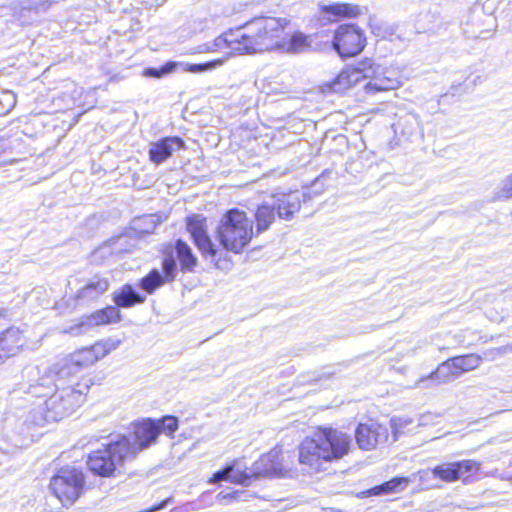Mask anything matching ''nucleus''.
Instances as JSON below:
<instances>
[{
    "label": "nucleus",
    "mask_w": 512,
    "mask_h": 512,
    "mask_svg": "<svg viewBox=\"0 0 512 512\" xmlns=\"http://www.w3.org/2000/svg\"><path fill=\"white\" fill-rule=\"evenodd\" d=\"M88 389L87 385L53 387L44 382L14 389L4 428L22 434L34 426L60 421L81 405Z\"/></svg>",
    "instance_id": "obj_1"
},
{
    "label": "nucleus",
    "mask_w": 512,
    "mask_h": 512,
    "mask_svg": "<svg viewBox=\"0 0 512 512\" xmlns=\"http://www.w3.org/2000/svg\"><path fill=\"white\" fill-rule=\"evenodd\" d=\"M370 28L372 33L379 38L392 40L396 36L398 25L394 23H388L384 21H378L374 18H370Z\"/></svg>",
    "instance_id": "obj_30"
},
{
    "label": "nucleus",
    "mask_w": 512,
    "mask_h": 512,
    "mask_svg": "<svg viewBox=\"0 0 512 512\" xmlns=\"http://www.w3.org/2000/svg\"><path fill=\"white\" fill-rule=\"evenodd\" d=\"M489 33H490V31H481L480 34L477 35L476 37L477 38H484L485 39V38L490 37V35H485V34H489Z\"/></svg>",
    "instance_id": "obj_41"
},
{
    "label": "nucleus",
    "mask_w": 512,
    "mask_h": 512,
    "mask_svg": "<svg viewBox=\"0 0 512 512\" xmlns=\"http://www.w3.org/2000/svg\"><path fill=\"white\" fill-rule=\"evenodd\" d=\"M120 320V310L110 305L72 321L62 329V333L77 337L88 333L96 326L117 323Z\"/></svg>",
    "instance_id": "obj_9"
},
{
    "label": "nucleus",
    "mask_w": 512,
    "mask_h": 512,
    "mask_svg": "<svg viewBox=\"0 0 512 512\" xmlns=\"http://www.w3.org/2000/svg\"><path fill=\"white\" fill-rule=\"evenodd\" d=\"M452 358L454 360V366L460 375L476 369L482 361L481 356L477 354H466Z\"/></svg>",
    "instance_id": "obj_32"
},
{
    "label": "nucleus",
    "mask_w": 512,
    "mask_h": 512,
    "mask_svg": "<svg viewBox=\"0 0 512 512\" xmlns=\"http://www.w3.org/2000/svg\"><path fill=\"white\" fill-rule=\"evenodd\" d=\"M78 373L79 370L75 364L69 357H66L50 366L47 374L40 378L38 382H44L46 385L53 387L73 385L77 388L78 385H81L77 382Z\"/></svg>",
    "instance_id": "obj_10"
},
{
    "label": "nucleus",
    "mask_w": 512,
    "mask_h": 512,
    "mask_svg": "<svg viewBox=\"0 0 512 512\" xmlns=\"http://www.w3.org/2000/svg\"><path fill=\"white\" fill-rule=\"evenodd\" d=\"M390 422L394 441H396L401 434L405 433V429L412 424L413 421L407 417H393Z\"/></svg>",
    "instance_id": "obj_35"
},
{
    "label": "nucleus",
    "mask_w": 512,
    "mask_h": 512,
    "mask_svg": "<svg viewBox=\"0 0 512 512\" xmlns=\"http://www.w3.org/2000/svg\"><path fill=\"white\" fill-rule=\"evenodd\" d=\"M24 342L21 331L10 327L0 333V364L4 359L15 356L22 348Z\"/></svg>",
    "instance_id": "obj_21"
},
{
    "label": "nucleus",
    "mask_w": 512,
    "mask_h": 512,
    "mask_svg": "<svg viewBox=\"0 0 512 512\" xmlns=\"http://www.w3.org/2000/svg\"><path fill=\"white\" fill-rule=\"evenodd\" d=\"M512 197V174L502 181L501 187L495 194V199H509Z\"/></svg>",
    "instance_id": "obj_37"
},
{
    "label": "nucleus",
    "mask_w": 512,
    "mask_h": 512,
    "mask_svg": "<svg viewBox=\"0 0 512 512\" xmlns=\"http://www.w3.org/2000/svg\"><path fill=\"white\" fill-rule=\"evenodd\" d=\"M282 450L276 446L268 453L262 455L248 472L250 481L259 477H281L284 474V467L281 462Z\"/></svg>",
    "instance_id": "obj_13"
},
{
    "label": "nucleus",
    "mask_w": 512,
    "mask_h": 512,
    "mask_svg": "<svg viewBox=\"0 0 512 512\" xmlns=\"http://www.w3.org/2000/svg\"><path fill=\"white\" fill-rule=\"evenodd\" d=\"M230 481L244 486L250 485V476L247 471L238 473L234 471V465H227L224 469L215 472L210 480L211 483Z\"/></svg>",
    "instance_id": "obj_27"
},
{
    "label": "nucleus",
    "mask_w": 512,
    "mask_h": 512,
    "mask_svg": "<svg viewBox=\"0 0 512 512\" xmlns=\"http://www.w3.org/2000/svg\"><path fill=\"white\" fill-rule=\"evenodd\" d=\"M133 451L135 447L129 445V438L120 436L117 440L103 444L102 449L90 452L87 459L88 468L95 475L110 477L127 458H130L129 453Z\"/></svg>",
    "instance_id": "obj_6"
},
{
    "label": "nucleus",
    "mask_w": 512,
    "mask_h": 512,
    "mask_svg": "<svg viewBox=\"0 0 512 512\" xmlns=\"http://www.w3.org/2000/svg\"><path fill=\"white\" fill-rule=\"evenodd\" d=\"M173 502V498L172 497H168L166 498L165 500L161 501L159 504H156V505H153L152 507L148 508L146 511L144 512H156V511H160L164 508H166V506L169 504V503H172Z\"/></svg>",
    "instance_id": "obj_40"
},
{
    "label": "nucleus",
    "mask_w": 512,
    "mask_h": 512,
    "mask_svg": "<svg viewBox=\"0 0 512 512\" xmlns=\"http://www.w3.org/2000/svg\"><path fill=\"white\" fill-rule=\"evenodd\" d=\"M361 78L369 79L364 86L368 92L393 90L400 85L395 70L376 65L371 59H365L354 68L342 71L333 82L332 89L335 92H340L357 83Z\"/></svg>",
    "instance_id": "obj_4"
},
{
    "label": "nucleus",
    "mask_w": 512,
    "mask_h": 512,
    "mask_svg": "<svg viewBox=\"0 0 512 512\" xmlns=\"http://www.w3.org/2000/svg\"><path fill=\"white\" fill-rule=\"evenodd\" d=\"M185 148V142L178 136L164 137L156 142L150 143L149 159L152 163L159 165L169 159L176 151Z\"/></svg>",
    "instance_id": "obj_19"
},
{
    "label": "nucleus",
    "mask_w": 512,
    "mask_h": 512,
    "mask_svg": "<svg viewBox=\"0 0 512 512\" xmlns=\"http://www.w3.org/2000/svg\"><path fill=\"white\" fill-rule=\"evenodd\" d=\"M110 279L107 276L96 274L86 280L77 290L74 299L77 304H89L100 298L109 288Z\"/></svg>",
    "instance_id": "obj_18"
},
{
    "label": "nucleus",
    "mask_w": 512,
    "mask_h": 512,
    "mask_svg": "<svg viewBox=\"0 0 512 512\" xmlns=\"http://www.w3.org/2000/svg\"><path fill=\"white\" fill-rule=\"evenodd\" d=\"M214 67L215 63L213 62L203 64H186L184 70L191 73H201Z\"/></svg>",
    "instance_id": "obj_38"
},
{
    "label": "nucleus",
    "mask_w": 512,
    "mask_h": 512,
    "mask_svg": "<svg viewBox=\"0 0 512 512\" xmlns=\"http://www.w3.org/2000/svg\"><path fill=\"white\" fill-rule=\"evenodd\" d=\"M289 24L290 20L286 17L256 16L217 37L214 46L217 49L229 48L240 54L277 50Z\"/></svg>",
    "instance_id": "obj_2"
},
{
    "label": "nucleus",
    "mask_w": 512,
    "mask_h": 512,
    "mask_svg": "<svg viewBox=\"0 0 512 512\" xmlns=\"http://www.w3.org/2000/svg\"><path fill=\"white\" fill-rule=\"evenodd\" d=\"M270 198L272 203L275 204L277 216L289 221L300 210L302 202L310 200V195L306 192L294 191L272 194Z\"/></svg>",
    "instance_id": "obj_15"
},
{
    "label": "nucleus",
    "mask_w": 512,
    "mask_h": 512,
    "mask_svg": "<svg viewBox=\"0 0 512 512\" xmlns=\"http://www.w3.org/2000/svg\"><path fill=\"white\" fill-rule=\"evenodd\" d=\"M276 218L275 204L271 198H267L260 204L255 212L256 232L257 234L267 231Z\"/></svg>",
    "instance_id": "obj_23"
},
{
    "label": "nucleus",
    "mask_w": 512,
    "mask_h": 512,
    "mask_svg": "<svg viewBox=\"0 0 512 512\" xmlns=\"http://www.w3.org/2000/svg\"><path fill=\"white\" fill-rule=\"evenodd\" d=\"M160 434L159 423L154 419H146L134 425L133 441L129 439V445L135 447V451L129 453L130 457L148 448L151 444L156 442Z\"/></svg>",
    "instance_id": "obj_17"
},
{
    "label": "nucleus",
    "mask_w": 512,
    "mask_h": 512,
    "mask_svg": "<svg viewBox=\"0 0 512 512\" xmlns=\"http://www.w3.org/2000/svg\"><path fill=\"white\" fill-rule=\"evenodd\" d=\"M241 494H243L242 491H234V492H229V493L220 492L217 495V498L220 501L226 500L227 502H229V501L238 499Z\"/></svg>",
    "instance_id": "obj_39"
},
{
    "label": "nucleus",
    "mask_w": 512,
    "mask_h": 512,
    "mask_svg": "<svg viewBox=\"0 0 512 512\" xmlns=\"http://www.w3.org/2000/svg\"><path fill=\"white\" fill-rule=\"evenodd\" d=\"M288 35L284 32L282 35L281 46L277 50H282L287 53H303L310 47L308 36L302 32H294L292 35Z\"/></svg>",
    "instance_id": "obj_24"
},
{
    "label": "nucleus",
    "mask_w": 512,
    "mask_h": 512,
    "mask_svg": "<svg viewBox=\"0 0 512 512\" xmlns=\"http://www.w3.org/2000/svg\"><path fill=\"white\" fill-rule=\"evenodd\" d=\"M57 0H19L13 7V16L22 24H30L33 16L45 13Z\"/></svg>",
    "instance_id": "obj_20"
},
{
    "label": "nucleus",
    "mask_w": 512,
    "mask_h": 512,
    "mask_svg": "<svg viewBox=\"0 0 512 512\" xmlns=\"http://www.w3.org/2000/svg\"><path fill=\"white\" fill-rule=\"evenodd\" d=\"M175 251L180 261L183 271H192L197 265V258L192 253L191 248L181 239L175 243Z\"/></svg>",
    "instance_id": "obj_29"
},
{
    "label": "nucleus",
    "mask_w": 512,
    "mask_h": 512,
    "mask_svg": "<svg viewBox=\"0 0 512 512\" xmlns=\"http://www.w3.org/2000/svg\"><path fill=\"white\" fill-rule=\"evenodd\" d=\"M253 236V223L244 211L230 209L217 228V238L224 249L241 253Z\"/></svg>",
    "instance_id": "obj_5"
},
{
    "label": "nucleus",
    "mask_w": 512,
    "mask_h": 512,
    "mask_svg": "<svg viewBox=\"0 0 512 512\" xmlns=\"http://www.w3.org/2000/svg\"><path fill=\"white\" fill-rule=\"evenodd\" d=\"M178 65H179L178 62L168 61L158 68L147 67L143 70L142 76L147 77V78L160 79L166 75L173 73L176 70Z\"/></svg>",
    "instance_id": "obj_33"
},
{
    "label": "nucleus",
    "mask_w": 512,
    "mask_h": 512,
    "mask_svg": "<svg viewBox=\"0 0 512 512\" xmlns=\"http://www.w3.org/2000/svg\"><path fill=\"white\" fill-rule=\"evenodd\" d=\"M351 437L332 427H320L299 446V462L319 469L321 462L339 460L348 454Z\"/></svg>",
    "instance_id": "obj_3"
},
{
    "label": "nucleus",
    "mask_w": 512,
    "mask_h": 512,
    "mask_svg": "<svg viewBox=\"0 0 512 512\" xmlns=\"http://www.w3.org/2000/svg\"><path fill=\"white\" fill-rule=\"evenodd\" d=\"M187 230L191 234L195 245L204 257L215 259L218 250L215 248L206 230V220L201 215H192L187 218Z\"/></svg>",
    "instance_id": "obj_14"
},
{
    "label": "nucleus",
    "mask_w": 512,
    "mask_h": 512,
    "mask_svg": "<svg viewBox=\"0 0 512 512\" xmlns=\"http://www.w3.org/2000/svg\"><path fill=\"white\" fill-rule=\"evenodd\" d=\"M388 429L376 422L360 423L355 431L356 442L362 450H373L388 440Z\"/></svg>",
    "instance_id": "obj_16"
},
{
    "label": "nucleus",
    "mask_w": 512,
    "mask_h": 512,
    "mask_svg": "<svg viewBox=\"0 0 512 512\" xmlns=\"http://www.w3.org/2000/svg\"><path fill=\"white\" fill-rule=\"evenodd\" d=\"M156 421L159 423L160 433L172 435L178 429V419L175 416L167 415Z\"/></svg>",
    "instance_id": "obj_36"
},
{
    "label": "nucleus",
    "mask_w": 512,
    "mask_h": 512,
    "mask_svg": "<svg viewBox=\"0 0 512 512\" xmlns=\"http://www.w3.org/2000/svg\"><path fill=\"white\" fill-rule=\"evenodd\" d=\"M460 376L458 370L454 366L453 358L442 362L435 371H433L427 378H421L419 382H424L427 379L435 380L438 383H448Z\"/></svg>",
    "instance_id": "obj_26"
},
{
    "label": "nucleus",
    "mask_w": 512,
    "mask_h": 512,
    "mask_svg": "<svg viewBox=\"0 0 512 512\" xmlns=\"http://www.w3.org/2000/svg\"><path fill=\"white\" fill-rule=\"evenodd\" d=\"M321 11L325 14L342 18H355L362 14V9L355 4L349 3H333L321 7Z\"/></svg>",
    "instance_id": "obj_28"
},
{
    "label": "nucleus",
    "mask_w": 512,
    "mask_h": 512,
    "mask_svg": "<svg viewBox=\"0 0 512 512\" xmlns=\"http://www.w3.org/2000/svg\"><path fill=\"white\" fill-rule=\"evenodd\" d=\"M480 467V462L473 459H465L437 465L431 470V473L433 478L451 483L461 479L465 475L478 472Z\"/></svg>",
    "instance_id": "obj_12"
},
{
    "label": "nucleus",
    "mask_w": 512,
    "mask_h": 512,
    "mask_svg": "<svg viewBox=\"0 0 512 512\" xmlns=\"http://www.w3.org/2000/svg\"><path fill=\"white\" fill-rule=\"evenodd\" d=\"M84 473L72 466L58 470L51 478L49 488L64 506H71L83 493Z\"/></svg>",
    "instance_id": "obj_7"
},
{
    "label": "nucleus",
    "mask_w": 512,
    "mask_h": 512,
    "mask_svg": "<svg viewBox=\"0 0 512 512\" xmlns=\"http://www.w3.org/2000/svg\"><path fill=\"white\" fill-rule=\"evenodd\" d=\"M165 283L162 273L158 269H153L140 280L139 287L146 293L152 294Z\"/></svg>",
    "instance_id": "obj_31"
},
{
    "label": "nucleus",
    "mask_w": 512,
    "mask_h": 512,
    "mask_svg": "<svg viewBox=\"0 0 512 512\" xmlns=\"http://www.w3.org/2000/svg\"><path fill=\"white\" fill-rule=\"evenodd\" d=\"M163 278L165 282H171L177 275V264L173 255L166 256L162 262Z\"/></svg>",
    "instance_id": "obj_34"
},
{
    "label": "nucleus",
    "mask_w": 512,
    "mask_h": 512,
    "mask_svg": "<svg viewBox=\"0 0 512 512\" xmlns=\"http://www.w3.org/2000/svg\"><path fill=\"white\" fill-rule=\"evenodd\" d=\"M146 300V297L136 291L132 285L125 284L120 289L113 293V301L116 304V308H130L136 304H142Z\"/></svg>",
    "instance_id": "obj_22"
},
{
    "label": "nucleus",
    "mask_w": 512,
    "mask_h": 512,
    "mask_svg": "<svg viewBox=\"0 0 512 512\" xmlns=\"http://www.w3.org/2000/svg\"><path fill=\"white\" fill-rule=\"evenodd\" d=\"M324 512H339V511H336L335 509H328V510H325Z\"/></svg>",
    "instance_id": "obj_42"
},
{
    "label": "nucleus",
    "mask_w": 512,
    "mask_h": 512,
    "mask_svg": "<svg viewBox=\"0 0 512 512\" xmlns=\"http://www.w3.org/2000/svg\"><path fill=\"white\" fill-rule=\"evenodd\" d=\"M120 344L118 340L107 339L105 341L97 342L90 347L79 349L69 355L68 357L75 364L76 368L81 369L93 365L95 362L104 358L111 351L115 350Z\"/></svg>",
    "instance_id": "obj_11"
},
{
    "label": "nucleus",
    "mask_w": 512,
    "mask_h": 512,
    "mask_svg": "<svg viewBox=\"0 0 512 512\" xmlns=\"http://www.w3.org/2000/svg\"><path fill=\"white\" fill-rule=\"evenodd\" d=\"M409 479L407 477H394L391 480L384 482L380 485L372 487L364 492H362L363 496H379V495H387L391 493H396L404 490V488L408 485Z\"/></svg>",
    "instance_id": "obj_25"
},
{
    "label": "nucleus",
    "mask_w": 512,
    "mask_h": 512,
    "mask_svg": "<svg viewBox=\"0 0 512 512\" xmlns=\"http://www.w3.org/2000/svg\"><path fill=\"white\" fill-rule=\"evenodd\" d=\"M332 45L340 57H353L365 48L366 36L359 26L342 24L334 32Z\"/></svg>",
    "instance_id": "obj_8"
}]
</instances>
